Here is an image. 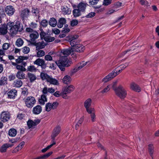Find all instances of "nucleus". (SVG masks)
<instances>
[{"mask_svg":"<svg viewBox=\"0 0 159 159\" xmlns=\"http://www.w3.org/2000/svg\"><path fill=\"white\" fill-rule=\"evenodd\" d=\"M73 51L72 48L69 49H64L61 51V55H63L64 56H61L59 60L56 62V63L61 70L64 71L65 67H68L72 64V61L68 56Z\"/></svg>","mask_w":159,"mask_h":159,"instance_id":"1","label":"nucleus"},{"mask_svg":"<svg viewBox=\"0 0 159 159\" xmlns=\"http://www.w3.org/2000/svg\"><path fill=\"white\" fill-rule=\"evenodd\" d=\"M9 32L11 35L16 34L18 31H21L23 26L19 21H17L15 24L13 22H9L7 23V27Z\"/></svg>","mask_w":159,"mask_h":159,"instance_id":"2","label":"nucleus"},{"mask_svg":"<svg viewBox=\"0 0 159 159\" xmlns=\"http://www.w3.org/2000/svg\"><path fill=\"white\" fill-rule=\"evenodd\" d=\"M55 91V89L52 88H48L47 87H44L42 90V92L43 94L41 95L40 98L39 99L40 104L44 105V102L47 101V98L45 94H47L48 93H53Z\"/></svg>","mask_w":159,"mask_h":159,"instance_id":"3","label":"nucleus"},{"mask_svg":"<svg viewBox=\"0 0 159 159\" xmlns=\"http://www.w3.org/2000/svg\"><path fill=\"white\" fill-rule=\"evenodd\" d=\"M40 76L42 80H45L47 82L51 84L56 85H58L59 84V82L56 79L49 76L46 73H41Z\"/></svg>","mask_w":159,"mask_h":159,"instance_id":"4","label":"nucleus"},{"mask_svg":"<svg viewBox=\"0 0 159 159\" xmlns=\"http://www.w3.org/2000/svg\"><path fill=\"white\" fill-rule=\"evenodd\" d=\"M116 94L120 98L123 99L125 97L127 92L125 88L121 85L119 86L115 89Z\"/></svg>","mask_w":159,"mask_h":159,"instance_id":"5","label":"nucleus"},{"mask_svg":"<svg viewBox=\"0 0 159 159\" xmlns=\"http://www.w3.org/2000/svg\"><path fill=\"white\" fill-rule=\"evenodd\" d=\"M26 31L27 32H30L31 33L30 34V43L31 44L35 42V39H37L39 37V34L38 33L35 31H34L33 30L30 28H27Z\"/></svg>","mask_w":159,"mask_h":159,"instance_id":"6","label":"nucleus"},{"mask_svg":"<svg viewBox=\"0 0 159 159\" xmlns=\"http://www.w3.org/2000/svg\"><path fill=\"white\" fill-rule=\"evenodd\" d=\"M58 103L57 102H48L45 105V110L47 111H50L52 109H56L58 105Z\"/></svg>","mask_w":159,"mask_h":159,"instance_id":"7","label":"nucleus"},{"mask_svg":"<svg viewBox=\"0 0 159 159\" xmlns=\"http://www.w3.org/2000/svg\"><path fill=\"white\" fill-rule=\"evenodd\" d=\"M35 98L32 96L28 97L25 100L26 106L28 107H32L35 103Z\"/></svg>","mask_w":159,"mask_h":159,"instance_id":"8","label":"nucleus"},{"mask_svg":"<svg viewBox=\"0 0 159 159\" xmlns=\"http://www.w3.org/2000/svg\"><path fill=\"white\" fill-rule=\"evenodd\" d=\"M118 74L116 72L112 71L107 76L103 78L102 80V81L103 83H106L116 76Z\"/></svg>","mask_w":159,"mask_h":159,"instance_id":"9","label":"nucleus"},{"mask_svg":"<svg viewBox=\"0 0 159 159\" xmlns=\"http://www.w3.org/2000/svg\"><path fill=\"white\" fill-rule=\"evenodd\" d=\"M10 118V115L7 111H3L1 114L0 119L4 122L7 121Z\"/></svg>","mask_w":159,"mask_h":159,"instance_id":"10","label":"nucleus"},{"mask_svg":"<svg viewBox=\"0 0 159 159\" xmlns=\"http://www.w3.org/2000/svg\"><path fill=\"white\" fill-rule=\"evenodd\" d=\"M32 44L36 46V49L37 50H38L40 49L44 48L45 46L46 45L45 43L43 41H40L38 42H35Z\"/></svg>","mask_w":159,"mask_h":159,"instance_id":"11","label":"nucleus"},{"mask_svg":"<svg viewBox=\"0 0 159 159\" xmlns=\"http://www.w3.org/2000/svg\"><path fill=\"white\" fill-rule=\"evenodd\" d=\"M74 51L76 52H83L84 50V46L81 44H76L74 47L72 48Z\"/></svg>","mask_w":159,"mask_h":159,"instance_id":"12","label":"nucleus"},{"mask_svg":"<svg viewBox=\"0 0 159 159\" xmlns=\"http://www.w3.org/2000/svg\"><path fill=\"white\" fill-rule=\"evenodd\" d=\"M15 11L14 8L11 6H7L5 9L6 13L10 16L12 15Z\"/></svg>","mask_w":159,"mask_h":159,"instance_id":"13","label":"nucleus"},{"mask_svg":"<svg viewBox=\"0 0 159 159\" xmlns=\"http://www.w3.org/2000/svg\"><path fill=\"white\" fill-rule=\"evenodd\" d=\"M130 88L132 90L137 92H139L141 91V89L139 86L134 83L130 84Z\"/></svg>","mask_w":159,"mask_h":159,"instance_id":"14","label":"nucleus"},{"mask_svg":"<svg viewBox=\"0 0 159 159\" xmlns=\"http://www.w3.org/2000/svg\"><path fill=\"white\" fill-rule=\"evenodd\" d=\"M87 5L85 2H81L78 4L77 8L82 12H83L84 11Z\"/></svg>","mask_w":159,"mask_h":159,"instance_id":"15","label":"nucleus"},{"mask_svg":"<svg viewBox=\"0 0 159 159\" xmlns=\"http://www.w3.org/2000/svg\"><path fill=\"white\" fill-rule=\"evenodd\" d=\"M13 146V144L10 143H6L2 145L0 148V151L2 152H5L7 148L11 147Z\"/></svg>","mask_w":159,"mask_h":159,"instance_id":"16","label":"nucleus"},{"mask_svg":"<svg viewBox=\"0 0 159 159\" xmlns=\"http://www.w3.org/2000/svg\"><path fill=\"white\" fill-rule=\"evenodd\" d=\"M41 107L39 105H37L34 107L33 110V112L35 114H39L42 111Z\"/></svg>","mask_w":159,"mask_h":159,"instance_id":"17","label":"nucleus"},{"mask_svg":"<svg viewBox=\"0 0 159 159\" xmlns=\"http://www.w3.org/2000/svg\"><path fill=\"white\" fill-rule=\"evenodd\" d=\"M12 64L16 67V69L19 70H21L22 71H25L26 70L25 67H23L20 64H17L16 63L11 62Z\"/></svg>","mask_w":159,"mask_h":159,"instance_id":"18","label":"nucleus"},{"mask_svg":"<svg viewBox=\"0 0 159 159\" xmlns=\"http://www.w3.org/2000/svg\"><path fill=\"white\" fill-rule=\"evenodd\" d=\"M62 82L65 84H70L71 81V79L70 76L68 75H65L62 79Z\"/></svg>","mask_w":159,"mask_h":159,"instance_id":"19","label":"nucleus"},{"mask_svg":"<svg viewBox=\"0 0 159 159\" xmlns=\"http://www.w3.org/2000/svg\"><path fill=\"white\" fill-rule=\"evenodd\" d=\"M62 11L63 14H70L71 12V10L66 6H64L62 7Z\"/></svg>","mask_w":159,"mask_h":159,"instance_id":"20","label":"nucleus"},{"mask_svg":"<svg viewBox=\"0 0 159 159\" xmlns=\"http://www.w3.org/2000/svg\"><path fill=\"white\" fill-rule=\"evenodd\" d=\"M7 25H3L0 28V33L2 34H6L7 32Z\"/></svg>","mask_w":159,"mask_h":159,"instance_id":"21","label":"nucleus"},{"mask_svg":"<svg viewBox=\"0 0 159 159\" xmlns=\"http://www.w3.org/2000/svg\"><path fill=\"white\" fill-rule=\"evenodd\" d=\"M24 71L19 70L16 74V77L20 79H23L25 78V74L23 72Z\"/></svg>","mask_w":159,"mask_h":159,"instance_id":"22","label":"nucleus"},{"mask_svg":"<svg viewBox=\"0 0 159 159\" xmlns=\"http://www.w3.org/2000/svg\"><path fill=\"white\" fill-rule=\"evenodd\" d=\"M75 89L74 86L72 85H70L67 86L65 88L62 89L67 93H70L73 91Z\"/></svg>","mask_w":159,"mask_h":159,"instance_id":"23","label":"nucleus"},{"mask_svg":"<svg viewBox=\"0 0 159 159\" xmlns=\"http://www.w3.org/2000/svg\"><path fill=\"white\" fill-rule=\"evenodd\" d=\"M39 122V120H37L35 122L33 121L32 120H29L28 121L27 124L29 128H31L35 126L37 124H38Z\"/></svg>","mask_w":159,"mask_h":159,"instance_id":"24","label":"nucleus"},{"mask_svg":"<svg viewBox=\"0 0 159 159\" xmlns=\"http://www.w3.org/2000/svg\"><path fill=\"white\" fill-rule=\"evenodd\" d=\"M17 95V91L15 89L11 90L8 93V96L10 98H13Z\"/></svg>","mask_w":159,"mask_h":159,"instance_id":"25","label":"nucleus"},{"mask_svg":"<svg viewBox=\"0 0 159 159\" xmlns=\"http://www.w3.org/2000/svg\"><path fill=\"white\" fill-rule=\"evenodd\" d=\"M66 22V20L64 18H60L57 24V27L58 28H61L63 26V25Z\"/></svg>","mask_w":159,"mask_h":159,"instance_id":"26","label":"nucleus"},{"mask_svg":"<svg viewBox=\"0 0 159 159\" xmlns=\"http://www.w3.org/2000/svg\"><path fill=\"white\" fill-rule=\"evenodd\" d=\"M34 63L39 66H41L44 64L45 61L43 59L38 58L34 61Z\"/></svg>","mask_w":159,"mask_h":159,"instance_id":"27","label":"nucleus"},{"mask_svg":"<svg viewBox=\"0 0 159 159\" xmlns=\"http://www.w3.org/2000/svg\"><path fill=\"white\" fill-rule=\"evenodd\" d=\"M49 25L52 27H55L57 24V21L54 18H52L49 21Z\"/></svg>","mask_w":159,"mask_h":159,"instance_id":"28","label":"nucleus"},{"mask_svg":"<svg viewBox=\"0 0 159 159\" xmlns=\"http://www.w3.org/2000/svg\"><path fill=\"white\" fill-rule=\"evenodd\" d=\"M81 12L82 11L78 8L74 9L73 11L74 16L76 17L80 16L81 14Z\"/></svg>","mask_w":159,"mask_h":159,"instance_id":"29","label":"nucleus"},{"mask_svg":"<svg viewBox=\"0 0 159 159\" xmlns=\"http://www.w3.org/2000/svg\"><path fill=\"white\" fill-rule=\"evenodd\" d=\"M88 63L89 64V61H86L85 62L84 61H82V62L80 63L79 65H78L77 68L76 69L77 70H79L81 69L83 67L87 65Z\"/></svg>","mask_w":159,"mask_h":159,"instance_id":"30","label":"nucleus"},{"mask_svg":"<svg viewBox=\"0 0 159 159\" xmlns=\"http://www.w3.org/2000/svg\"><path fill=\"white\" fill-rule=\"evenodd\" d=\"M16 134L17 131L16 130L13 128L10 129L8 132L9 135L12 137L15 136Z\"/></svg>","mask_w":159,"mask_h":159,"instance_id":"31","label":"nucleus"},{"mask_svg":"<svg viewBox=\"0 0 159 159\" xmlns=\"http://www.w3.org/2000/svg\"><path fill=\"white\" fill-rule=\"evenodd\" d=\"M92 102L91 99L90 98L87 99L84 102V107L86 109L90 107Z\"/></svg>","mask_w":159,"mask_h":159,"instance_id":"32","label":"nucleus"},{"mask_svg":"<svg viewBox=\"0 0 159 159\" xmlns=\"http://www.w3.org/2000/svg\"><path fill=\"white\" fill-rule=\"evenodd\" d=\"M23 40L21 38H19L16 40V44L18 47H20L23 45Z\"/></svg>","mask_w":159,"mask_h":159,"instance_id":"33","label":"nucleus"},{"mask_svg":"<svg viewBox=\"0 0 159 159\" xmlns=\"http://www.w3.org/2000/svg\"><path fill=\"white\" fill-rule=\"evenodd\" d=\"M14 85L17 87H20L22 85V82L20 80H16L14 81Z\"/></svg>","mask_w":159,"mask_h":159,"instance_id":"34","label":"nucleus"},{"mask_svg":"<svg viewBox=\"0 0 159 159\" xmlns=\"http://www.w3.org/2000/svg\"><path fill=\"white\" fill-rule=\"evenodd\" d=\"M7 77L2 76L0 80V85H2L6 84H7Z\"/></svg>","mask_w":159,"mask_h":159,"instance_id":"35","label":"nucleus"},{"mask_svg":"<svg viewBox=\"0 0 159 159\" xmlns=\"http://www.w3.org/2000/svg\"><path fill=\"white\" fill-rule=\"evenodd\" d=\"M27 59V57H19V58L16 60V63L17 64H20V63H21L23 60Z\"/></svg>","mask_w":159,"mask_h":159,"instance_id":"36","label":"nucleus"},{"mask_svg":"<svg viewBox=\"0 0 159 159\" xmlns=\"http://www.w3.org/2000/svg\"><path fill=\"white\" fill-rule=\"evenodd\" d=\"M86 109L87 112L90 114V115L95 113V109L93 108L90 107Z\"/></svg>","mask_w":159,"mask_h":159,"instance_id":"37","label":"nucleus"},{"mask_svg":"<svg viewBox=\"0 0 159 159\" xmlns=\"http://www.w3.org/2000/svg\"><path fill=\"white\" fill-rule=\"evenodd\" d=\"M28 75L30 81L31 82L34 81L36 79L35 76L33 74L30 73H29L28 74Z\"/></svg>","mask_w":159,"mask_h":159,"instance_id":"38","label":"nucleus"},{"mask_svg":"<svg viewBox=\"0 0 159 159\" xmlns=\"http://www.w3.org/2000/svg\"><path fill=\"white\" fill-rule=\"evenodd\" d=\"M29 13V11L28 9H25L21 13V16L23 17L27 16Z\"/></svg>","mask_w":159,"mask_h":159,"instance_id":"39","label":"nucleus"},{"mask_svg":"<svg viewBox=\"0 0 159 159\" xmlns=\"http://www.w3.org/2000/svg\"><path fill=\"white\" fill-rule=\"evenodd\" d=\"M53 143L52 144H51L50 145L48 146L45 148H44L42 150V152H45L48 150L49 149H50V148H51L54 145L56 144V143L54 141H53Z\"/></svg>","mask_w":159,"mask_h":159,"instance_id":"40","label":"nucleus"},{"mask_svg":"<svg viewBox=\"0 0 159 159\" xmlns=\"http://www.w3.org/2000/svg\"><path fill=\"white\" fill-rule=\"evenodd\" d=\"M44 39L46 41L50 42L54 41L55 38L54 37L47 36L44 38Z\"/></svg>","mask_w":159,"mask_h":159,"instance_id":"41","label":"nucleus"},{"mask_svg":"<svg viewBox=\"0 0 159 159\" xmlns=\"http://www.w3.org/2000/svg\"><path fill=\"white\" fill-rule=\"evenodd\" d=\"M148 150L150 156L151 157H152V155L154 152L153 147L152 145L150 144L149 145Z\"/></svg>","mask_w":159,"mask_h":159,"instance_id":"42","label":"nucleus"},{"mask_svg":"<svg viewBox=\"0 0 159 159\" xmlns=\"http://www.w3.org/2000/svg\"><path fill=\"white\" fill-rule=\"evenodd\" d=\"M66 91H65L63 89L62 90V92L61 93V96L64 99H67L68 97L66 95V94L68 93Z\"/></svg>","mask_w":159,"mask_h":159,"instance_id":"43","label":"nucleus"},{"mask_svg":"<svg viewBox=\"0 0 159 159\" xmlns=\"http://www.w3.org/2000/svg\"><path fill=\"white\" fill-rule=\"evenodd\" d=\"M45 54V52L43 50H40L37 52V57H42Z\"/></svg>","mask_w":159,"mask_h":159,"instance_id":"44","label":"nucleus"},{"mask_svg":"<svg viewBox=\"0 0 159 159\" xmlns=\"http://www.w3.org/2000/svg\"><path fill=\"white\" fill-rule=\"evenodd\" d=\"M27 70L30 71L34 72L35 71L36 69L34 66H30L28 67Z\"/></svg>","mask_w":159,"mask_h":159,"instance_id":"45","label":"nucleus"},{"mask_svg":"<svg viewBox=\"0 0 159 159\" xmlns=\"http://www.w3.org/2000/svg\"><path fill=\"white\" fill-rule=\"evenodd\" d=\"M30 51V49L28 47L26 46L22 48V51L25 54H27Z\"/></svg>","mask_w":159,"mask_h":159,"instance_id":"46","label":"nucleus"},{"mask_svg":"<svg viewBox=\"0 0 159 159\" xmlns=\"http://www.w3.org/2000/svg\"><path fill=\"white\" fill-rule=\"evenodd\" d=\"M109 85H107L105 88L104 89L101 91V93L104 94L108 92L110 89Z\"/></svg>","mask_w":159,"mask_h":159,"instance_id":"47","label":"nucleus"},{"mask_svg":"<svg viewBox=\"0 0 159 159\" xmlns=\"http://www.w3.org/2000/svg\"><path fill=\"white\" fill-rule=\"evenodd\" d=\"M78 38V36L75 35L74 36H70L69 37L70 41H75L76 39Z\"/></svg>","mask_w":159,"mask_h":159,"instance_id":"48","label":"nucleus"},{"mask_svg":"<svg viewBox=\"0 0 159 159\" xmlns=\"http://www.w3.org/2000/svg\"><path fill=\"white\" fill-rule=\"evenodd\" d=\"M70 31L69 29L68 28V25H66L65 27L63 28V30L62 31V32L63 33H68Z\"/></svg>","mask_w":159,"mask_h":159,"instance_id":"49","label":"nucleus"},{"mask_svg":"<svg viewBox=\"0 0 159 159\" xmlns=\"http://www.w3.org/2000/svg\"><path fill=\"white\" fill-rule=\"evenodd\" d=\"M117 82H118L117 80H115L114 81H113V83L111 85V86L112 88L115 91V89L117 88V87H116V84H117Z\"/></svg>","mask_w":159,"mask_h":159,"instance_id":"50","label":"nucleus"},{"mask_svg":"<svg viewBox=\"0 0 159 159\" xmlns=\"http://www.w3.org/2000/svg\"><path fill=\"white\" fill-rule=\"evenodd\" d=\"M25 144V142H22L20 143L18 145V147L16 148V149L18 151L20 150L22 148V147Z\"/></svg>","mask_w":159,"mask_h":159,"instance_id":"51","label":"nucleus"},{"mask_svg":"<svg viewBox=\"0 0 159 159\" xmlns=\"http://www.w3.org/2000/svg\"><path fill=\"white\" fill-rule=\"evenodd\" d=\"M141 4L145 6H148V3L146 0H140Z\"/></svg>","mask_w":159,"mask_h":159,"instance_id":"52","label":"nucleus"},{"mask_svg":"<svg viewBox=\"0 0 159 159\" xmlns=\"http://www.w3.org/2000/svg\"><path fill=\"white\" fill-rule=\"evenodd\" d=\"M45 59L48 61H51L52 60V57L49 55H47L44 57Z\"/></svg>","mask_w":159,"mask_h":159,"instance_id":"53","label":"nucleus"},{"mask_svg":"<svg viewBox=\"0 0 159 159\" xmlns=\"http://www.w3.org/2000/svg\"><path fill=\"white\" fill-rule=\"evenodd\" d=\"M112 0H104L103 2V5L107 6L110 4Z\"/></svg>","mask_w":159,"mask_h":159,"instance_id":"54","label":"nucleus"},{"mask_svg":"<svg viewBox=\"0 0 159 159\" xmlns=\"http://www.w3.org/2000/svg\"><path fill=\"white\" fill-rule=\"evenodd\" d=\"M10 46V44L8 43H5L2 46V48L4 50H7Z\"/></svg>","mask_w":159,"mask_h":159,"instance_id":"55","label":"nucleus"},{"mask_svg":"<svg viewBox=\"0 0 159 159\" xmlns=\"http://www.w3.org/2000/svg\"><path fill=\"white\" fill-rule=\"evenodd\" d=\"M78 24V21L76 20H72L71 22V25L72 26H74Z\"/></svg>","mask_w":159,"mask_h":159,"instance_id":"56","label":"nucleus"},{"mask_svg":"<svg viewBox=\"0 0 159 159\" xmlns=\"http://www.w3.org/2000/svg\"><path fill=\"white\" fill-rule=\"evenodd\" d=\"M115 11V10L113 9L109 10L106 13V16H109L113 13Z\"/></svg>","mask_w":159,"mask_h":159,"instance_id":"57","label":"nucleus"},{"mask_svg":"<svg viewBox=\"0 0 159 159\" xmlns=\"http://www.w3.org/2000/svg\"><path fill=\"white\" fill-rule=\"evenodd\" d=\"M98 1V0H89V3L91 5H94L96 4Z\"/></svg>","mask_w":159,"mask_h":159,"instance_id":"58","label":"nucleus"},{"mask_svg":"<svg viewBox=\"0 0 159 159\" xmlns=\"http://www.w3.org/2000/svg\"><path fill=\"white\" fill-rule=\"evenodd\" d=\"M61 130V128L59 126L56 127L54 129L53 131L59 134Z\"/></svg>","mask_w":159,"mask_h":159,"instance_id":"59","label":"nucleus"},{"mask_svg":"<svg viewBox=\"0 0 159 159\" xmlns=\"http://www.w3.org/2000/svg\"><path fill=\"white\" fill-rule=\"evenodd\" d=\"M41 25L43 27H46L48 25V22L46 20H43L41 23Z\"/></svg>","mask_w":159,"mask_h":159,"instance_id":"60","label":"nucleus"},{"mask_svg":"<svg viewBox=\"0 0 159 159\" xmlns=\"http://www.w3.org/2000/svg\"><path fill=\"white\" fill-rule=\"evenodd\" d=\"M90 116L91 121L92 122H94L96 119V115H95V113L90 115Z\"/></svg>","mask_w":159,"mask_h":159,"instance_id":"61","label":"nucleus"},{"mask_svg":"<svg viewBox=\"0 0 159 159\" xmlns=\"http://www.w3.org/2000/svg\"><path fill=\"white\" fill-rule=\"evenodd\" d=\"M95 13L94 12H91L89 13L87 16V18H91L95 15Z\"/></svg>","mask_w":159,"mask_h":159,"instance_id":"62","label":"nucleus"},{"mask_svg":"<svg viewBox=\"0 0 159 159\" xmlns=\"http://www.w3.org/2000/svg\"><path fill=\"white\" fill-rule=\"evenodd\" d=\"M17 141V140L16 139H12L10 140L9 141V143H10L11 144L14 145L13 144L16 143Z\"/></svg>","mask_w":159,"mask_h":159,"instance_id":"63","label":"nucleus"},{"mask_svg":"<svg viewBox=\"0 0 159 159\" xmlns=\"http://www.w3.org/2000/svg\"><path fill=\"white\" fill-rule=\"evenodd\" d=\"M24 117V114L22 113H20L18 114L17 117V119L19 120L22 119Z\"/></svg>","mask_w":159,"mask_h":159,"instance_id":"64","label":"nucleus"}]
</instances>
